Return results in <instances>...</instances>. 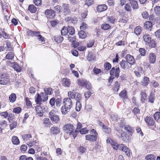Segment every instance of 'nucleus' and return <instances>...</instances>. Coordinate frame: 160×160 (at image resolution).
I'll use <instances>...</instances> for the list:
<instances>
[{
	"instance_id": "nucleus-51",
	"label": "nucleus",
	"mask_w": 160,
	"mask_h": 160,
	"mask_svg": "<svg viewBox=\"0 0 160 160\" xmlns=\"http://www.w3.org/2000/svg\"><path fill=\"white\" fill-rule=\"evenodd\" d=\"M52 89L51 88H46L44 89V93H45L47 95H51L52 94Z\"/></svg>"
},
{
	"instance_id": "nucleus-45",
	"label": "nucleus",
	"mask_w": 160,
	"mask_h": 160,
	"mask_svg": "<svg viewBox=\"0 0 160 160\" xmlns=\"http://www.w3.org/2000/svg\"><path fill=\"white\" fill-rule=\"evenodd\" d=\"M155 13L158 15H160V7L157 6L154 8Z\"/></svg>"
},
{
	"instance_id": "nucleus-19",
	"label": "nucleus",
	"mask_w": 160,
	"mask_h": 160,
	"mask_svg": "<svg viewBox=\"0 0 160 160\" xmlns=\"http://www.w3.org/2000/svg\"><path fill=\"white\" fill-rule=\"evenodd\" d=\"M155 54L153 53H151L149 55V61L151 63H154L156 60Z\"/></svg>"
},
{
	"instance_id": "nucleus-44",
	"label": "nucleus",
	"mask_w": 160,
	"mask_h": 160,
	"mask_svg": "<svg viewBox=\"0 0 160 160\" xmlns=\"http://www.w3.org/2000/svg\"><path fill=\"white\" fill-rule=\"evenodd\" d=\"M149 82V78L147 77H144L143 82V85L144 86H146L148 84Z\"/></svg>"
},
{
	"instance_id": "nucleus-9",
	"label": "nucleus",
	"mask_w": 160,
	"mask_h": 160,
	"mask_svg": "<svg viewBox=\"0 0 160 160\" xmlns=\"http://www.w3.org/2000/svg\"><path fill=\"white\" fill-rule=\"evenodd\" d=\"M8 65L11 67H12L17 72H20L21 70V67L17 63V62H9Z\"/></svg>"
},
{
	"instance_id": "nucleus-2",
	"label": "nucleus",
	"mask_w": 160,
	"mask_h": 160,
	"mask_svg": "<svg viewBox=\"0 0 160 160\" xmlns=\"http://www.w3.org/2000/svg\"><path fill=\"white\" fill-rule=\"evenodd\" d=\"M73 126L71 124H67L63 127V129L67 133L69 134L70 135H72L73 138H75L77 135L76 131H74Z\"/></svg>"
},
{
	"instance_id": "nucleus-30",
	"label": "nucleus",
	"mask_w": 160,
	"mask_h": 160,
	"mask_svg": "<svg viewBox=\"0 0 160 160\" xmlns=\"http://www.w3.org/2000/svg\"><path fill=\"white\" fill-rule=\"evenodd\" d=\"M63 40V37L60 36H56L54 38L55 41L58 43H61Z\"/></svg>"
},
{
	"instance_id": "nucleus-25",
	"label": "nucleus",
	"mask_w": 160,
	"mask_h": 160,
	"mask_svg": "<svg viewBox=\"0 0 160 160\" xmlns=\"http://www.w3.org/2000/svg\"><path fill=\"white\" fill-rule=\"evenodd\" d=\"M14 55L15 54L13 52H8L5 57L6 59L12 60L13 58Z\"/></svg>"
},
{
	"instance_id": "nucleus-62",
	"label": "nucleus",
	"mask_w": 160,
	"mask_h": 160,
	"mask_svg": "<svg viewBox=\"0 0 160 160\" xmlns=\"http://www.w3.org/2000/svg\"><path fill=\"white\" fill-rule=\"evenodd\" d=\"M142 14L143 18H148L149 17V14L146 11L143 12Z\"/></svg>"
},
{
	"instance_id": "nucleus-28",
	"label": "nucleus",
	"mask_w": 160,
	"mask_h": 160,
	"mask_svg": "<svg viewBox=\"0 0 160 160\" xmlns=\"http://www.w3.org/2000/svg\"><path fill=\"white\" fill-rule=\"evenodd\" d=\"M111 145L114 149L117 150L118 149L119 144L115 141L111 140Z\"/></svg>"
},
{
	"instance_id": "nucleus-55",
	"label": "nucleus",
	"mask_w": 160,
	"mask_h": 160,
	"mask_svg": "<svg viewBox=\"0 0 160 160\" xmlns=\"http://www.w3.org/2000/svg\"><path fill=\"white\" fill-rule=\"evenodd\" d=\"M21 108L18 107L14 108L13 110V112L15 113H19L21 112Z\"/></svg>"
},
{
	"instance_id": "nucleus-27",
	"label": "nucleus",
	"mask_w": 160,
	"mask_h": 160,
	"mask_svg": "<svg viewBox=\"0 0 160 160\" xmlns=\"http://www.w3.org/2000/svg\"><path fill=\"white\" fill-rule=\"evenodd\" d=\"M29 11L31 13H35L36 11V8L33 5H30L28 6Z\"/></svg>"
},
{
	"instance_id": "nucleus-48",
	"label": "nucleus",
	"mask_w": 160,
	"mask_h": 160,
	"mask_svg": "<svg viewBox=\"0 0 160 160\" xmlns=\"http://www.w3.org/2000/svg\"><path fill=\"white\" fill-rule=\"evenodd\" d=\"M104 67L106 70H109L111 68V65L109 62H106L104 64Z\"/></svg>"
},
{
	"instance_id": "nucleus-32",
	"label": "nucleus",
	"mask_w": 160,
	"mask_h": 160,
	"mask_svg": "<svg viewBox=\"0 0 160 160\" xmlns=\"http://www.w3.org/2000/svg\"><path fill=\"white\" fill-rule=\"evenodd\" d=\"M68 29L67 27L64 26L61 30V34L62 36L66 35L68 33Z\"/></svg>"
},
{
	"instance_id": "nucleus-7",
	"label": "nucleus",
	"mask_w": 160,
	"mask_h": 160,
	"mask_svg": "<svg viewBox=\"0 0 160 160\" xmlns=\"http://www.w3.org/2000/svg\"><path fill=\"white\" fill-rule=\"evenodd\" d=\"M118 149L121 150L123 152H124L128 156H130V151L129 148L126 146H125L123 144H120L119 145Z\"/></svg>"
},
{
	"instance_id": "nucleus-17",
	"label": "nucleus",
	"mask_w": 160,
	"mask_h": 160,
	"mask_svg": "<svg viewBox=\"0 0 160 160\" xmlns=\"http://www.w3.org/2000/svg\"><path fill=\"white\" fill-rule=\"evenodd\" d=\"M35 110L36 113L38 114V115L42 117L43 115V111L42 107L39 105H38L35 107Z\"/></svg>"
},
{
	"instance_id": "nucleus-43",
	"label": "nucleus",
	"mask_w": 160,
	"mask_h": 160,
	"mask_svg": "<svg viewBox=\"0 0 160 160\" xmlns=\"http://www.w3.org/2000/svg\"><path fill=\"white\" fill-rule=\"evenodd\" d=\"M95 58V56L94 54L89 53L87 57V59L89 61L94 60Z\"/></svg>"
},
{
	"instance_id": "nucleus-34",
	"label": "nucleus",
	"mask_w": 160,
	"mask_h": 160,
	"mask_svg": "<svg viewBox=\"0 0 160 160\" xmlns=\"http://www.w3.org/2000/svg\"><path fill=\"white\" fill-rule=\"evenodd\" d=\"M141 95V100L142 102H144L147 98L146 94L145 92H142Z\"/></svg>"
},
{
	"instance_id": "nucleus-14",
	"label": "nucleus",
	"mask_w": 160,
	"mask_h": 160,
	"mask_svg": "<svg viewBox=\"0 0 160 160\" xmlns=\"http://www.w3.org/2000/svg\"><path fill=\"white\" fill-rule=\"evenodd\" d=\"M127 61L128 62L130 65H133L135 63V60L133 57L130 54H128L126 56Z\"/></svg>"
},
{
	"instance_id": "nucleus-24",
	"label": "nucleus",
	"mask_w": 160,
	"mask_h": 160,
	"mask_svg": "<svg viewBox=\"0 0 160 160\" xmlns=\"http://www.w3.org/2000/svg\"><path fill=\"white\" fill-rule=\"evenodd\" d=\"M119 96L124 100L128 98L127 93L126 90H124L122 91L119 94Z\"/></svg>"
},
{
	"instance_id": "nucleus-59",
	"label": "nucleus",
	"mask_w": 160,
	"mask_h": 160,
	"mask_svg": "<svg viewBox=\"0 0 160 160\" xmlns=\"http://www.w3.org/2000/svg\"><path fill=\"white\" fill-rule=\"evenodd\" d=\"M119 72V68L118 67H117L115 71V77L118 78V77Z\"/></svg>"
},
{
	"instance_id": "nucleus-42",
	"label": "nucleus",
	"mask_w": 160,
	"mask_h": 160,
	"mask_svg": "<svg viewBox=\"0 0 160 160\" xmlns=\"http://www.w3.org/2000/svg\"><path fill=\"white\" fill-rule=\"evenodd\" d=\"M102 129L104 132L107 133H109L111 132L110 128L106 125L103 127Z\"/></svg>"
},
{
	"instance_id": "nucleus-3",
	"label": "nucleus",
	"mask_w": 160,
	"mask_h": 160,
	"mask_svg": "<svg viewBox=\"0 0 160 160\" xmlns=\"http://www.w3.org/2000/svg\"><path fill=\"white\" fill-rule=\"evenodd\" d=\"M48 95L44 92H42L41 95L38 93L37 97L35 100L37 104H40L41 102H46L48 99Z\"/></svg>"
},
{
	"instance_id": "nucleus-1",
	"label": "nucleus",
	"mask_w": 160,
	"mask_h": 160,
	"mask_svg": "<svg viewBox=\"0 0 160 160\" xmlns=\"http://www.w3.org/2000/svg\"><path fill=\"white\" fill-rule=\"evenodd\" d=\"M63 105L61 108L62 114L65 115L69 112L72 107L73 103L71 97L64 98L63 100Z\"/></svg>"
},
{
	"instance_id": "nucleus-49",
	"label": "nucleus",
	"mask_w": 160,
	"mask_h": 160,
	"mask_svg": "<svg viewBox=\"0 0 160 160\" xmlns=\"http://www.w3.org/2000/svg\"><path fill=\"white\" fill-rule=\"evenodd\" d=\"M155 119L157 121L160 118V112H156L153 115Z\"/></svg>"
},
{
	"instance_id": "nucleus-12",
	"label": "nucleus",
	"mask_w": 160,
	"mask_h": 160,
	"mask_svg": "<svg viewBox=\"0 0 160 160\" xmlns=\"http://www.w3.org/2000/svg\"><path fill=\"white\" fill-rule=\"evenodd\" d=\"M62 7L63 9V12L65 14L67 15L70 12L69 9L70 5L68 3H64L62 5Z\"/></svg>"
},
{
	"instance_id": "nucleus-53",
	"label": "nucleus",
	"mask_w": 160,
	"mask_h": 160,
	"mask_svg": "<svg viewBox=\"0 0 160 160\" xmlns=\"http://www.w3.org/2000/svg\"><path fill=\"white\" fill-rule=\"evenodd\" d=\"M31 138V135L30 134H25L22 136V138L24 141H27Z\"/></svg>"
},
{
	"instance_id": "nucleus-56",
	"label": "nucleus",
	"mask_w": 160,
	"mask_h": 160,
	"mask_svg": "<svg viewBox=\"0 0 160 160\" xmlns=\"http://www.w3.org/2000/svg\"><path fill=\"white\" fill-rule=\"evenodd\" d=\"M79 132L81 134H85L88 133V130L86 128H83L80 130Z\"/></svg>"
},
{
	"instance_id": "nucleus-4",
	"label": "nucleus",
	"mask_w": 160,
	"mask_h": 160,
	"mask_svg": "<svg viewBox=\"0 0 160 160\" xmlns=\"http://www.w3.org/2000/svg\"><path fill=\"white\" fill-rule=\"evenodd\" d=\"M68 96L72 99H75L77 101H80L81 100V95L79 92H76L74 90L69 91L68 92Z\"/></svg>"
},
{
	"instance_id": "nucleus-46",
	"label": "nucleus",
	"mask_w": 160,
	"mask_h": 160,
	"mask_svg": "<svg viewBox=\"0 0 160 160\" xmlns=\"http://www.w3.org/2000/svg\"><path fill=\"white\" fill-rule=\"evenodd\" d=\"M2 37L5 39H8L10 38V36L7 33L4 31V29H3V30L2 31Z\"/></svg>"
},
{
	"instance_id": "nucleus-61",
	"label": "nucleus",
	"mask_w": 160,
	"mask_h": 160,
	"mask_svg": "<svg viewBox=\"0 0 160 160\" xmlns=\"http://www.w3.org/2000/svg\"><path fill=\"white\" fill-rule=\"evenodd\" d=\"M93 3V0H86L85 5L89 6L92 5Z\"/></svg>"
},
{
	"instance_id": "nucleus-21",
	"label": "nucleus",
	"mask_w": 160,
	"mask_h": 160,
	"mask_svg": "<svg viewBox=\"0 0 160 160\" xmlns=\"http://www.w3.org/2000/svg\"><path fill=\"white\" fill-rule=\"evenodd\" d=\"M143 39L145 42L149 43L151 41V38L148 34H145L143 36Z\"/></svg>"
},
{
	"instance_id": "nucleus-23",
	"label": "nucleus",
	"mask_w": 160,
	"mask_h": 160,
	"mask_svg": "<svg viewBox=\"0 0 160 160\" xmlns=\"http://www.w3.org/2000/svg\"><path fill=\"white\" fill-rule=\"evenodd\" d=\"M51 131L52 133L57 134L59 132V129L57 127H53L51 129Z\"/></svg>"
},
{
	"instance_id": "nucleus-8",
	"label": "nucleus",
	"mask_w": 160,
	"mask_h": 160,
	"mask_svg": "<svg viewBox=\"0 0 160 160\" xmlns=\"http://www.w3.org/2000/svg\"><path fill=\"white\" fill-rule=\"evenodd\" d=\"M45 14L48 18H53L55 15V12L51 9L46 10L45 12Z\"/></svg>"
},
{
	"instance_id": "nucleus-10",
	"label": "nucleus",
	"mask_w": 160,
	"mask_h": 160,
	"mask_svg": "<svg viewBox=\"0 0 160 160\" xmlns=\"http://www.w3.org/2000/svg\"><path fill=\"white\" fill-rule=\"evenodd\" d=\"M121 67L125 70H127L131 67L130 64L127 61H122L120 63Z\"/></svg>"
},
{
	"instance_id": "nucleus-31",
	"label": "nucleus",
	"mask_w": 160,
	"mask_h": 160,
	"mask_svg": "<svg viewBox=\"0 0 160 160\" xmlns=\"http://www.w3.org/2000/svg\"><path fill=\"white\" fill-rule=\"evenodd\" d=\"M16 96L15 93H12L9 97V100L10 102H14L16 100Z\"/></svg>"
},
{
	"instance_id": "nucleus-60",
	"label": "nucleus",
	"mask_w": 160,
	"mask_h": 160,
	"mask_svg": "<svg viewBox=\"0 0 160 160\" xmlns=\"http://www.w3.org/2000/svg\"><path fill=\"white\" fill-rule=\"evenodd\" d=\"M56 102V99L54 98H52L50 100L49 103L52 107L53 106Z\"/></svg>"
},
{
	"instance_id": "nucleus-47",
	"label": "nucleus",
	"mask_w": 160,
	"mask_h": 160,
	"mask_svg": "<svg viewBox=\"0 0 160 160\" xmlns=\"http://www.w3.org/2000/svg\"><path fill=\"white\" fill-rule=\"evenodd\" d=\"M6 48L7 50L11 51L13 50V48H12L11 43L10 42H7Z\"/></svg>"
},
{
	"instance_id": "nucleus-40",
	"label": "nucleus",
	"mask_w": 160,
	"mask_h": 160,
	"mask_svg": "<svg viewBox=\"0 0 160 160\" xmlns=\"http://www.w3.org/2000/svg\"><path fill=\"white\" fill-rule=\"evenodd\" d=\"M146 159L147 160H155V157L153 154H149L146 157Z\"/></svg>"
},
{
	"instance_id": "nucleus-6",
	"label": "nucleus",
	"mask_w": 160,
	"mask_h": 160,
	"mask_svg": "<svg viewBox=\"0 0 160 160\" xmlns=\"http://www.w3.org/2000/svg\"><path fill=\"white\" fill-rule=\"evenodd\" d=\"M9 79L5 74H0V84L5 85L9 82Z\"/></svg>"
},
{
	"instance_id": "nucleus-63",
	"label": "nucleus",
	"mask_w": 160,
	"mask_h": 160,
	"mask_svg": "<svg viewBox=\"0 0 160 160\" xmlns=\"http://www.w3.org/2000/svg\"><path fill=\"white\" fill-rule=\"evenodd\" d=\"M115 19L113 17H109L108 18V20L112 23H114L115 21Z\"/></svg>"
},
{
	"instance_id": "nucleus-38",
	"label": "nucleus",
	"mask_w": 160,
	"mask_h": 160,
	"mask_svg": "<svg viewBox=\"0 0 160 160\" xmlns=\"http://www.w3.org/2000/svg\"><path fill=\"white\" fill-rule=\"evenodd\" d=\"M152 23L150 21L145 22L144 24V27L147 29L150 28L152 27Z\"/></svg>"
},
{
	"instance_id": "nucleus-58",
	"label": "nucleus",
	"mask_w": 160,
	"mask_h": 160,
	"mask_svg": "<svg viewBox=\"0 0 160 160\" xmlns=\"http://www.w3.org/2000/svg\"><path fill=\"white\" fill-rule=\"evenodd\" d=\"M88 89H90L92 88V85L91 83L88 81H87L86 82L84 86Z\"/></svg>"
},
{
	"instance_id": "nucleus-13",
	"label": "nucleus",
	"mask_w": 160,
	"mask_h": 160,
	"mask_svg": "<svg viewBox=\"0 0 160 160\" xmlns=\"http://www.w3.org/2000/svg\"><path fill=\"white\" fill-rule=\"evenodd\" d=\"M107 6L105 4L98 5L97 8V11L98 12L104 11L107 10Z\"/></svg>"
},
{
	"instance_id": "nucleus-50",
	"label": "nucleus",
	"mask_w": 160,
	"mask_h": 160,
	"mask_svg": "<svg viewBox=\"0 0 160 160\" xmlns=\"http://www.w3.org/2000/svg\"><path fill=\"white\" fill-rule=\"evenodd\" d=\"M94 43V40H90L87 43V46L88 48H91L92 46Z\"/></svg>"
},
{
	"instance_id": "nucleus-57",
	"label": "nucleus",
	"mask_w": 160,
	"mask_h": 160,
	"mask_svg": "<svg viewBox=\"0 0 160 160\" xmlns=\"http://www.w3.org/2000/svg\"><path fill=\"white\" fill-rule=\"evenodd\" d=\"M56 106L57 107L59 108L61 106V99L59 98H57L56 100Z\"/></svg>"
},
{
	"instance_id": "nucleus-5",
	"label": "nucleus",
	"mask_w": 160,
	"mask_h": 160,
	"mask_svg": "<svg viewBox=\"0 0 160 160\" xmlns=\"http://www.w3.org/2000/svg\"><path fill=\"white\" fill-rule=\"evenodd\" d=\"M56 113L54 110H52L49 113V117L53 123H57L59 120V116L56 114Z\"/></svg>"
},
{
	"instance_id": "nucleus-33",
	"label": "nucleus",
	"mask_w": 160,
	"mask_h": 160,
	"mask_svg": "<svg viewBox=\"0 0 160 160\" xmlns=\"http://www.w3.org/2000/svg\"><path fill=\"white\" fill-rule=\"evenodd\" d=\"M122 139L124 141H127L129 139L128 136L125 132H123L121 135Z\"/></svg>"
},
{
	"instance_id": "nucleus-20",
	"label": "nucleus",
	"mask_w": 160,
	"mask_h": 160,
	"mask_svg": "<svg viewBox=\"0 0 160 160\" xmlns=\"http://www.w3.org/2000/svg\"><path fill=\"white\" fill-rule=\"evenodd\" d=\"M131 6L133 9H138V4L137 1L134 0H130Z\"/></svg>"
},
{
	"instance_id": "nucleus-52",
	"label": "nucleus",
	"mask_w": 160,
	"mask_h": 160,
	"mask_svg": "<svg viewBox=\"0 0 160 160\" xmlns=\"http://www.w3.org/2000/svg\"><path fill=\"white\" fill-rule=\"evenodd\" d=\"M33 2L34 4L37 6H39L42 5L41 0H33Z\"/></svg>"
},
{
	"instance_id": "nucleus-36",
	"label": "nucleus",
	"mask_w": 160,
	"mask_h": 160,
	"mask_svg": "<svg viewBox=\"0 0 160 160\" xmlns=\"http://www.w3.org/2000/svg\"><path fill=\"white\" fill-rule=\"evenodd\" d=\"M82 107V105L80 101H77L76 102V110L77 111H79Z\"/></svg>"
},
{
	"instance_id": "nucleus-64",
	"label": "nucleus",
	"mask_w": 160,
	"mask_h": 160,
	"mask_svg": "<svg viewBox=\"0 0 160 160\" xmlns=\"http://www.w3.org/2000/svg\"><path fill=\"white\" fill-rule=\"evenodd\" d=\"M139 52L142 56H145L146 54V50L145 49L143 48H140L139 49Z\"/></svg>"
},
{
	"instance_id": "nucleus-16",
	"label": "nucleus",
	"mask_w": 160,
	"mask_h": 160,
	"mask_svg": "<svg viewBox=\"0 0 160 160\" xmlns=\"http://www.w3.org/2000/svg\"><path fill=\"white\" fill-rule=\"evenodd\" d=\"M124 129L126 130L130 135H132L134 131V128L131 127L129 125H126L124 127Z\"/></svg>"
},
{
	"instance_id": "nucleus-35",
	"label": "nucleus",
	"mask_w": 160,
	"mask_h": 160,
	"mask_svg": "<svg viewBox=\"0 0 160 160\" xmlns=\"http://www.w3.org/2000/svg\"><path fill=\"white\" fill-rule=\"evenodd\" d=\"M141 32V28L140 26L136 27L134 29V33L137 35L140 34Z\"/></svg>"
},
{
	"instance_id": "nucleus-22",
	"label": "nucleus",
	"mask_w": 160,
	"mask_h": 160,
	"mask_svg": "<svg viewBox=\"0 0 160 160\" xmlns=\"http://www.w3.org/2000/svg\"><path fill=\"white\" fill-rule=\"evenodd\" d=\"M120 85L119 83L117 81L114 84L113 90L114 92L115 93H117L118 90L119 89Z\"/></svg>"
},
{
	"instance_id": "nucleus-41",
	"label": "nucleus",
	"mask_w": 160,
	"mask_h": 160,
	"mask_svg": "<svg viewBox=\"0 0 160 160\" xmlns=\"http://www.w3.org/2000/svg\"><path fill=\"white\" fill-rule=\"evenodd\" d=\"M86 82L87 81L85 79H81L78 80V83L79 86L84 87Z\"/></svg>"
},
{
	"instance_id": "nucleus-37",
	"label": "nucleus",
	"mask_w": 160,
	"mask_h": 160,
	"mask_svg": "<svg viewBox=\"0 0 160 160\" xmlns=\"http://www.w3.org/2000/svg\"><path fill=\"white\" fill-rule=\"evenodd\" d=\"M67 29H68V32L69 34L72 35L75 33V30L72 27L69 26Z\"/></svg>"
},
{
	"instance_id": "nucleus-54",
	"label": "nucleus",
	"mask_w": 160,
	"mask_h": 160,
	"mask_svg": "<svg viewBox=\"0 0 160 160\" xmlns=\"http://www.w3.org/2000/svg\"><path fill=\"white\" fill-rule=\"evenodd\" d=\"M17 125V122H14L10 125V129L12 130L15 128Z\"/></svg>"
},
{
	"instance_id": "nucleus-15",
	"label": "nucleus",
	"mask_w": 160,
	"mask_h": 160,
	"mask_svg": "<svg viewBox=\"0 0 160 160\" xmlns=\"http://www.w3.org/2000/svg\"><path fill=\"white\" fill-rule=\"evenodd\" d=\"M85 137L87 140L94 142L97 140V136L96 135L88 134L86 135Z\"/></svg>"
},
{
	"instance_id": "nucleus-39",
	"label": "nucleus",
	"mask_w": 160,
	"mask_h": 160,
	"mask_svg": "<svg viewBox=\"0 0 160 160\" xmlns=\"http://www.w3.org/2000/svg\"><path fill=\"white\" fill-rule=\"evenodd\" d=\"M110 27L111 26L109 24L106 23L102 24L101 27V28L104 30H108L109 29Z\"/></svg>"
},
{
	"instance_id": "nucleus-18",
	"label": "nucleus",
	"mask_w": 160,
	"mask_h": 160,
	"mask_svg": "<svg viewBox=\"0 0 160 160\" xmlns=\"http://www.w3.org/2000/svg\"><path fill=\"white\" fill-rule=\"evenodd\" d=\"M63 86L66 87H69L71 84L69 79L67 78H64L62 80Z\"/></svg>"
},
{
	"instance_id": "nucleus-26",
	"label": "nucleus",
	"mask_w": 160,
	"mask_h": 160,
	"mask_svg": "<svg viewBox=\"0 0 160 160\" xmlns=\"http://www.w3.org/2000/svg\"><path fill=\"white\" fill-rule=\"evenodd\" d=\"M12 143L15 145H18L20 142L18 138L16 136H13L12 137Z\"/></svg>"
},
{
	"instance_id": "nucleus-29",
	"label": "nucleus",
	"mask_w": 160,
	"mask_h": 160,
	"mask_svg": "<svg viewBox=\"0 0 160 160\" xmlns=\"http://www.w3.org/2000/svg\"><path fill=\"white\" fill-rule=\"evenodd\" d=\"M78 35L79 38L82 39L85 38L86 36L85 32L83 30H81V31L78 32Z\"/></svg>"
},
{
	"instance_id": "nucleus-11",
	"label": "nucleus",
	"mask_w": 160,
	"mask_h": 160,
	"mask_svg": "<svg viewBox=\"0 0 160 160\" xmlns=\"http://www.w3.org/2000/svg\"><path fill=\"white\" fill-rule=\"evenodd\" d=\"M144 120L147 125L153 126L155 123V122L153 118L150 117H146L145 118Z\"/></svg>"
}]
</instances>
